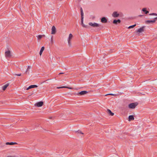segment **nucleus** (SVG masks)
I'll list each match as a JSON object with an SVG mask.
<instances>
[{"label":"nucleus","instance_id":"f257e3e1","mask_svg":"<svg viewBox=\"0 0 157 157\" xmlns=\"http://www.w3.org/2000/svg\"><path fill=\"white\" fill-rule=\"evenodd\" d=\"M138 105V103L137 102L132 103L128 105V106L130 109H134Z\"/></svg>","mask_w":157,"mask_h":157},{"label":"nucleus","instance_id":"f03ea898","mask_svg":"<svg viewBox=\"0 0 157 157\" xmlns=\"http://www.w3.org/2000/svg\"><path fill=\"white\" fill-rule=\"evenodd\" d=\"M89 24L90 26L94 27H100L101 26L100 25L96 23H93L91 22H90L89 23Z\"/></svg>","mask_w":157,"mask_h":157},{"label":"nucleus","instance_id":"7ed1b4c3","mask_svg":"<svg viewBox=\"0 0 157 157\" xmlns=\"http://www.w3.org/2000/svg\"><path fill=\"white\" fill-rule=\"evenodd\" d=\"M156 20H157V17L155 18L153 20H147L145 22L147 24L150 23H154L155 22Z\"/></svg>","mask_w":157,"mask_h":157},{"label":"nucleus","instance_id":"20e7f679","mask_svg":"<svg viewBox=\"0 0 157 157\" xmlns=\"http://www.w3.org/2000/svg\"><path fill=\"white\" fill-rule=\"evenodd\" d=\"M88 93V92L87 91L84 90L78 93L77 94L78 95H83Z\"/></svg>","mask_w":157,"mask_h":157},{"label":"nucleus","instance_id":"39448f33","mask_svg":"<svg viewBox=\"0 0 157 157\" xmlns=\"http://www.w3.org/2000/svg\"><path fill=\"white\" fill-rule=\"evenodd\" d=\"M5 56L6 57H10L11 56L10 51L8 50L7 51H6L5 53Z\"/></svg>","mask_w":157,"mask_h":157},{"label":"nucleus","instance_id":"423d86ee","mask_svg":"<svg viewBox=\"0 0 157 157\" xmlns=\"http://www.w3.org/2000/svg\"><path fill=\"white\" fill-rule=\"evenodd\" d=\"M56 33V29L54 26H53L52 28L51 34H54Z\"/></svg>","mask_w":157,"mask_h":157},{"label":"nucleus","instance_id":"0eeeda50","mask_svg":"<svg viewBox=\"0 0 157 157\" xmlns=\"http://www.w3.org/2000/svg\"><path fill=\"white\" fill-rule=\"evenodd\" d=\"M43 104V102L42 101H40L36 103L35 105L37 107H40L42 106Z\"/></svg>","mask_w":157,"mask_h":157},{"label":"nucleus","instance_id":"6e6552de","mask_svg":"<svg viewBox=\"0 0 157 157\" xmlns=\"http://www.w3.org/2000/svg\"><path fill=\"white\" fill-rule=\"evenodd\" d=\"M112 15L113 17H118L119 16L120 14L118 13L117 12L114 11Z\"/></svg>","mask_w":157,"mask_h":157},{"label":"nucleus","instance_id":"1a4fd4ad","mask_svg":"<svg viewBox=\"0 0 157 157\" xmlns=\"http://www.w3.org/2000/svg\"><path fill=\"white\" fill-rule=\"evenodd\" d=\"M83 17H81V24L82 26L84 28H87V26L86 25H85L83 23Z\"/></svg>","mask_w":157,"mask_h":157},{"label":"nucleus","instance_id":"9d476101","mask_svg":"<svg viewBox=\"0 0 157 157\" xmlns=\"http://www.w3.org/2000/svg\"><path fill=\"white\" fill-rule=\"evenodd\" d=\"M145 26H143L139 29L137 31V32L141 33L144 31V29L145 28Z\"/></svg>","mask_w":157,"mask_h":157},{"label":"nucleus","instance_id":"9b49d317","mask_svg":"<svg viewBox=\"0 0 157 157\" xmlns=\"http://www.w3.org/2000/svg\"><path fill=\"white\" fill-rule=\"evenodd\" d=\"M101 21L102 23H106L107 21V19L105 17H102L101 19Z\"/></svg>","mask_w":157,"mask_h":157},{"label":"nucleus","instance_id":"f8f14e48","mask_svg":"<svg viewBox=\"0 0 157 157\" xmlns=\"http://www.w3.org/2000/svg\"><path fill=\"white\" fill-rule=\"evenodd\" d=\"M121 22V21L120 19L114 20L113 21V23L116 25H117V23H120Z\"/></svg>","mask_w":157,"mask_h":157},{"label":"nucleus","instance_id":"ddd939ff","mask_svg":"<svg viewBox=\"0 0 157 157\" xmlns=\"http://www.w3.org/2000/svg\"><path fill=\"white\" fill-rule=\"evenodd\" d=\"M107 112L108 114L111 116H113L114 115V113L111 111L109 109H107Z\"/></svg>","mask_w":157,"mask_h":157},{"label":"nucleus","instance_id":"4468645a","mask_svg":"<svg viewBox=\"0 0 157 157\" xmlns=\"http://www.w3.org/2000/svg\"><path fill=\"white\" fill-rule=\"evenodd\" d=\"M134 119L133 115H130L128 117V121H131L132 120H133Z\"/></svg>","mask_w":157,"mask_h":157},{"label":"nucleus","instance_id":"2eb2a0df","mask_svg":"<svg viewBox=\"0 0 157 157\" xmlns=\"http://www.w3.org/2000/svg\"><path fill=\"white\" fill-rule=\"evenodd\" d=\"M9 83H7V84H6V85H4L2 87V90H5L7 88V87H8L9 86Z\"/></svg>","mask_w":157,"mask_h":157},{"label":"nucleus","instance_id":"dca6fc26","mask_svg":"<svg viewBox=\"0 0 157 157\" xmlns=\"http://www.w3.org/2000/svg\"><path fill=\"white\" fill-rule=\"evenodd\" d=\"M67 88V89H73L72 88L70 87H67V86H61V87H57V89H60V88Z\"/></svg>","mask_w":157,"mask_h":157},{"label":"nucleus","instance_id":"f3484780","mask_svg":"<svg viewBox=\"0 0 157 157\" xmlns=\"http://www.w3.org/2000/svg\"><path fill=\"white\" fill-rule=\"evenodd\" d=\"M17 144L16 142H6V145H13L14 144Z\"/></svg>","mask_w":157,"mask_h":157},{"label":"nucleus","instance_id":"a211bd4d","mask_svg":"<svg viewBox=\"0 0 157 157\" xmlns=\"http://www.w3.org/2000/svg\"><path fill=\"white\" fill-rule=\"evenodd\" d=\"M44 47H42L40 50V56H41L42 53L43 52L44 50Z\"/></svg>","mask_w":157,"mask_h":157},{"label":"nucleus","instance_id":"6ab92c4d","mask_svg":"<svg viewBox=\"0 0 157 157\" xmlns=\"http://www.w3.org/2000/svg\"><path fill=\"white\" fill-rule=\"evenodd\" d=\"M142 11L145 12V13L147 14L149 13V11L146 10V8H143L142 10Z\"/></svg>","mask_w":157,"mask_h":157},{"label":"nucleus","instance_id":"aec40b11","mask_svg":"<svg viewBox=\"0 0 157 157\" xmlns=\"http://www.w3.org/2000/svg\"><path fill=\"white\" fill-rule=\"evenodd\" d=\"M45 35H39L38 36V39H40L42 37H45Z\"/></svg>","mask_w":157,"mask_h":157},{"label":"nucleus","instance_id":"412c9836","mask_svg":"<svg viewBox=\"0 0 157 157\" xmlns=\"http://www.w3.org/2000/svg\"><path fill=\"white\" fill-rule=\"evenodd\" d=\"M38 87V86L37 85H32L29 86V87L30 89L32 88H36V87Z\"/></svg>","mask_w":157,"mask_h":157},{"label":"nucleus","instance_id":"4be33fe9","mask_svg":"<svg viewBox=\"0 0 157 157\" xmlns=\"http://www.w3.org/2000/svg\"><path fill=\"white\" fill-rule=\"evenodd\" d=\"M81 17H83V12L82 7L80 8Z\"/></svg>","mask_w":157,"mask_h":157},{"label":"nucleus","instance_id":"5701e85b","mask_svg":"<svg viewBox=\"0 0 157 157\" xmlns=\"http://www.w3.org/2000/svg\"><path fill=\"white\" fill-rule=\"evenodd\" d=\"M72 37H73L71 33L69 35V37H68V40H71V39L72 38Z\"/></svg>","mask_w":157,"mask_h":157},{"label":"nucleus","instance_id":"b1692460","mask_svg":"<svg viewBox=\"0 0 157 157\" xmlns=\"http://www.w3.org/2000/svg\"><path fill=\"white\" fill-rule=\"evenodd\" d=\"M136 25L135 24L130 26H129L128 28V29H131L134 28V27H135Z\"/></svg>","mask_w":157,"mask_h":157},{"label":"nucleus","instance_id":"393cba45","mask_svg":"<svg viewBox=\"0 0 157 157\" xmlns=\"http://www.w3.org/2000/svg\"><path fill=\"white\" fill-rule=\"evenodd\" d=\"M51 43L53 44V39L52 36L51 39Z\"/></svg>","mask_w":157,"mask_h":157},{"label":"nucleus","instance_id":"a878e982","mask_svg":"<svg viewBox=\"0 0 157 157\" xmlns=\"http://www.w3.org/2000/svg\"><path fill=\"white\" fill-rule=\"evenodd\" d=\"M149 15H150L157 16V14L156 13H151L149 14Z\"/></svg>","mask_w":157,"mask_h":157},{"label":"nucleus","instance_id":"bb28decb","mask_svg":"<svg viewBox=\"0 0 157 157\" xmlns=\"http://www.w3.org/2000/svg\"><path fill=\"white\" fill-rule=\"evenodd\" d=\"M68 42L69 45L70 46L71 45V40H68Z\"/></svg>","mask_w":157,"mask_h":157},{"label":"nucleus","instance_id":"cd10ccee","mask_svg":"<svg viewBox=\"0 0 157 157\" xmlns=\"http://www.w3.org/2000/svg\"><path fill=\"white\" fill-rule=\"evenodd\" d=\"M114 95V94H106L105 95Z\"/></svg>","mask_w":157,"mask_h":157},{"label":"nucleus","instance_id":"c85d7f7f","mask_svg":"<svg viewBox=\"0 0 157 157\" xmlns=\"http://www.w3.org/2000/svg\"><path fill=\"white\" fill-rule=\"evenodd\" d=\"M77 132H78V133H81V134H83V133H82L81 131H78Z\"/></svg>","mask_w":157,"mask_h":157},{"label":"nucleus","instance_id":"c756f323","mask_svg":"<svg viewBox=\"0 0 157 157\" xmlns=\"http://www.w3.org/2000/svg\"><path fill=\"white\" fill-rule=\"evenodd\" d=\"M16 75L18 76H20L21 75V74H16Z\"/></svg>","mask_w":157,"mask_h":157},{"label":"nucleus","instance_id":"7c9ffc66","mask_svg":"<svg viewBox=\"0 0 157 157\" xmlns=\"http://www.w3.org/2000/svg\"><path fill=\"white\" fill-rule=\"evenodd\" d=\"M31 68V66H28V68H27V69H30Z\"/></svg>","mask_w":157,"mask_h":157},{"label":"nucleus","instance_id":"2f4dec72","mask_svg":"<svg viewBox=\"0 0 157 157\" xmlns=\"http://www.w3.org/2000/svg\"><path fill=\"white\" fill-rule=\"evenodd\" d=\"M30 89V87H29V86L28 87V88L26 89V90H29V89Z\"/></svg>","mask_w":157,"mask_h":157},{"label":"nucleus","instance_id":"473e14b6","mask_svg":"<svg viewBox=\"0 0 157 157\" xmlns=\"http://www.w3.org/2000/svg\"><path fill=\"white\" fill-rule=\"evenodd\" d=\"M64 73H60L59 74V75L62 74H63Z\"/></svg>","mask_w":157,"mask_h":157},{"label":"nucleus","instance_id":"72a5a7b5","mask_svg":"<svg viewBox=\"0 0 157 157\" xmlns=\"http://www.w3.org/2000/svg\"><path fill=\"white\" fill-rule=\"evenodd\" d=\"M28 70H29V69H27V70H26V71H25V73H26L27 72V71H28Z\"/></svg>","mask_w":157,"mask_h":157},{"label":"nucleus","instance_id":"f704fd0d","mask_svg":"<svg viewBox=\"0 0 157 157\" xmlns=\"http://www.w3.org/2000/svg\"><path fill=\"white\" fill-rule=\"evenodd\" d=\"M139 16L140 17H141L143 16V15H139Z\"/></svg>","mask_w":157,"mask_h":157}]
</instances>
